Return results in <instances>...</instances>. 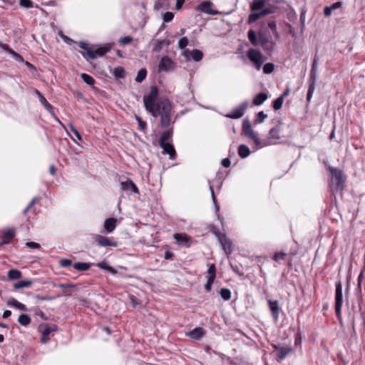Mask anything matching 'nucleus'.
<instances>
[{
  "label": "nucleus",
  "instance_id": "f257e3e1",
  "mask_svg": "<svg viewBox=\"0 0 365 365\" xmlns=\"http://www.w3.org/2000/svg\"><path fill=\"white\" fill-rule=\"evenodd\" d=\"M159 91L156 86H152L148 95L143 96L145 110L153 117L160 116V127L167 128L171 123L172 103L168 98L156 102Z\"/></svg>",
  "mask_w": 365,
  "mask_h": 365
},
{
  "label": "nucleus",
  "instance_id": "f03ea898",
  "mask_svg": "<svg viewBox=\"0 0 365 365\" xmlns=\"http://www.w3.org/2000/svg\"><path fill=\"white\" fill-rule=\"evenodd\" d=\"M265 5L266 0H252V2L250 6L251 13L247 20V24L250 25L260 18L272 14L274 12L275 8L274 6L269 5L268 6H265Z\"/></svg>",
  "mask_w": 365,
  "mask_h": 365
},
{
  "label": "nucleus",
  "instance_id": "7ed1b4c3",
  "mask_svg": "<svg viewBox=\"0 0 365 365\" xmlns=\"http://www.w3.org/2000/svg\"><path fill=\"white\" fill-rule=\"evenodd\" d=\"M257 38L254 30L250 29L247 32V38L253 46H261L265 51L273 50L275 43L269 38L267 34L259 32Z\"/></svg>",
  "mask_w": 365,
  "mask_h": 365
},
{
  "label": "nucleus",
  "instance_id": "20e7f679",
  "mask_svg": "<svg viewBox=\"0 0 365 365\" xmlns=\"http://www.w3.org/2000/svg\"><path fill=\"white\" fill-rule=\"evenodd\" d=\"M78 46L81 48L86 51V53L81 52V53L86 60L88 58L96 59L98 56H103L111 48V46L109 44H106L103 46L98 48L95 51H93L91 48L88 46V44L85 41H80Z\"/></svg>",
  "mask_w": 365,
  "mask_h": 365
},
{
  "label": "nucleus",
  "instance_id": "39448f33",
  "mask_svg": "<svg viewBox=\"0 0 365 365\" xmlns=\"http://www.w3.org/2000/svg\"><path fill=\"white\" fill-rule=\"evenodd\" d=\"M329 170L331 175V182L334 186L333 188H331V192H333V190L336 192L343 190L346 182V176L343 171L333 167H329Z\"/></svg>",
  "mask_w": 365,
  "mask_h": 365
},
{
  "label": "nucleus",
  "instance_id": "423d86ee",
  "mask_svg": "<svg viewBox=\"0 0 365 365\" xmlns=\"http://www.w3.org/2000/svg\"><path fill=\"white\" fill-rule=\"evenodd\" d=\"M281 125H282L281 120H278L277 123V125L274 127L272 128L269 131V133H268L269 143H264L263 144H261V145H259V147H264V146H267L268 145H277L280 143L281 137H280L279 134L282 130Z\"/></svg>",
  "mask_w": 365,
  "mask_h": 365
},
{
  "label": "nucleus",
  "instance_id": "0eeeda50",
  "mask_svg": "<svg viewBox=\"0 0 365 365\" xmlns=\"http://www.w3.org/2000/svg\"><path fill=\"white\" fill-rule=\"evenodd\" d=\"M343 304L342 284L339 281L336 284L335 290V313L339 322L341 321V307Z\"/></svg>",
  "mask_w": 365,
  "mask_h": 365
},
{
  "label": "nucleus",
  "instance_id": "6e6552de",
  "mask_svg": "<svg viewBox=\"0 0 365 365\" xmlns=\"http://www.w3.org/2000/svg\"><path fill=\"white\" fill-rule=\"evenodd\" d=\"M247 56L255 65V68L259 71L264 61V58L261 51L256 48H250L247 52Z\"/></svg>",
  "mask_w": 365,
  "mask_h": 365
},
{
  "label": "nucleus",
  "instance_id": "1a4fd4ad",
  "mask_svg": "<svg viewBox=\"0 0 365 365\" xmlns=\"http://www.w3.org/2000/svg\"><path fill=\"white\" fill-rule=\"evenodd\" d=\"M242 130L244 135L252 139L257 146L259 147V145H261L262 142L258 137L257 133H256L252 128L251 123L248 119H245L243 120Z\"/></svg>",
  "mask_w": 365,
  "mask_h": 365
},
{
  "label": "nucleus",
  "instance_id": "9d476101",
  "mask_svg": "<svg viewBox=\"0 0 365 365\" xmlns=\"http://www.w3.org/2000/svg\"><path fill=\"white\" fill-rule=\"evenodd\" d=\"M249 106V101H245L238 106L232 109L231 112L225 115V117L231 119H239L242 118Z\"/></svg>",
  "mask_w": 365,
  "mask_h": 365
},
{
  "label": "nucleus",
  "instance_id": "9b49d317",
  "mask_svg": "<svg viewBox=\"0 0 365 365\" xmlns=\"http://www.w3.org/2000/svg\"><path fill=\"white\" fill-rule=\"evenodd\" d=\"M16 236L15 228H6L0 231V246L9 244Z\"/></svg>",
  "mask_w": 365,
  "mask_h": 365
},
{
  "label": "nucleus",
  "instance_id": "f8f14e48",
  "mask_svg": "<svg viewBox=\"0 0 365 365\" xmlns=\"http://www.w3.org/2000/svg\"><path fill=\"white\" fill-rule=\"evenodd\" d=\"M215 234L225 253L230 255L233 252V246L231 240L228 239L225 234H221L219 232H215Z\"/></svg>",
  "mask_w": 365,
  "mask_h": 365
},
{
  "label": "nucleus",
  "instance_id": "ddd939ff",
  "mask_svg": "<svg viewBox=\"0 0 365 365\" xmlns=\"http://www.w3.org/2000/svg\"><path fill=\"white\" fill-rule=\"evenodd\" d=\"M95 242L99 247H117L118 242L113 237H108L100 235H95Z\"/></svg>",
  "mask_w": 365,
  "mask_h": 365
},
{
  "label": "nucleus",
  "instance_id": "4468645a",
  "mask_svg": "<svg viewBox=\"0 0 365 365\" xmlns=\"http://www.w3.org/2000/svg\"><path fill=\"white\" fill-rule=\"evenodd\" d=\"M175 68V62L168 56H163L158 64V72H168Z\"/></svg>",
  "mask_w": 365,
  "mask_h": 365
},
{
  "label": "nucleus",
  "instance_id": "2eb2a0df",
  "mask_svg": "<svg viewBox=\"0 0 365 365\" xmlns=\"http://www.w3.org/2000/svg\"><path fill=\"white\" fill-rule=\"evenodd\" d=\"M267 302L273 320L274 322H277L279 320V313L282 312V309L279 304V302L277 300L269 299Z\"/></svg>",
  "mask_w": 365,
  "mask_h": 365
},
{
  "label": "nucleus",
  "instance_id": "dca6fc26",
  "mask_svg": "<svg viewBox=\"0 0 365 365\" xmlns=\"http://www.w3.org/2000/svg\"><path fill=\"white\" fill-rule=\"evenodd\" d=\"M120 188L123 191L128 193L131 192L135 194H139V190L136 185L130 178H128L125 181L120 182Z\"/></svg>",
  "mask_w": 365,
  "mask_h": 365
},
{
  "label": "nucleus",
  "instance_id": "f3484780",
  "mask_svg": "<svg viewBox=\"0 0 365 365\" xmlns=\"http://www.w3.org/2000/svg\"><path fill=\"white\" fill-rule=\"evenodd\" d=\"M174 239L180 245H183L185 247H190L191 245V238L185 233H175L173 235Z\"/></svg>",
  "mask_w": 365,
  "mask_h": 365
},
{
  "label": "nucleus",
  "instance_id": "a211bd4d",
  "mask_svg": "<svg viewBox=\"0 0 365 365\" xmlns=\"http://www.w3.org/2000/svg\"><path fill=\"white\" fill-rule=\"evenodd\" d=\"M272 346L275 351H277V356L280 360L286 358L292 351L290 346H281L279 344H274Z\"/></svg>",
  "mask_w": 365,
  "mask_h": 365
},
{
  "label": "nucleus",
  "instance_id": "6ab92c4d",
  "mask_svg": "<svg viewBox=\"0 0 365 365\" xmlns=\"http://www.w3.org/2000/svg\"><path fill=\"white\" fill-rule=\"evenodd\" d=\"M35 93L38 96L40 102L43 106V107L52 115H54V107L48 102L44 96L37 89H35Z\"/></svg>",
  "mask_w": 365,
  "mask_h": 365
},
{
  "label": "nucleus",
  "instance_id": "aec40b11",
  "mask_svg": "<svg viewBox=\"0 0 365 365\" xmlns=\"http://www.w3.org/2000/svg\"><path fill=\"white\" fill-rule=\"evenodd\" d=\"M57 329L58 327L56 324H41L38 327V331L45 336H48L51 333L57 331Z\"/></svg>",
  "mask_w": 365,
  "mask_h": 365
},
{
  "label": "nucleus",
  "instance_id": "412c9836",
  "mask_svg": "<svg viewBox=\"0 0 365 365\" xmlns=\"http://www.w3.org/2000/svg\"><path fill=\"white\" fill-rule=\"evenodd\" d=\"M170 44V41L168 39L153 40L152 51L153 53L160 52L164 46L168 47Z\"/></svg>",
  "mask_w": 365,
  "mask_h": 365
},
{
  "label": "nucleus",
  "instance_id": "4be33fe9",
  "mask_svg": "<svg viewBox=\"0 0 365 365\" xmlns=\"http://www.w3.org/2000/svg\"><path fill=\"white\" fill-rule=\"evenodd\" d=\"M200 10L205 14L210 15H215L217 14L218 12L212 9L213 6V4L210 1H203L200 4Z\"/></svg>",
  "mask_w": 365,
  "mask_h": 365
},
{
  "label": "nucleus",
  "instance_id": "5701e85b",
  "mask_svg": "<svg viewBox=\"0 0 365 365\" xmlns=\"http://www.w3.org/2000/svg\"><path fill=\"white\" fill-rule=\"evenodd\" d=\"M6 304L9 307L16 308L19 310L24 311V312L28 311V309L25 304L19 302V301H17L16 299H14L13 297H10L9 299H8Z\"/></svg>",
  "mask_w": 365,
  "mask_h": 365
},
{
  "label": "nucleus",
  "instance_id": "b1692460",
  "mask_svg": "<svg viewBox=\"0 0 365 365\" xmlns=\"http://www.w3.org/2000/svg\"><path fill=\"white\" fill-rule=\"evenodd\" d=\"M116 222L117 220L113 217H110L105 220L103 227L107 233H110L115 229Z\"/></svg>",
  "mask_w": 365,
  "mask_h": 365
},
{
  "label": "nucleus",
  "instance_id": "393cba45",
  "mask_svg": "<svg viewBox=\"0 0 365 365\" xmlns=\"http://www.w3.org/2000/svg\"><path fill=\"white\" fill-rule=\"evenodd\" d=\"M163 148V154H168L170 156V158L172 160H174L176 157V152L175 150V148L173 145L170 143H166L163 145V147H161Z\"/></svg>",
  "mask_w": 365,
  "mask_h": 365
},
{
  "label": "nucleus",
  "instance_id": "a878e982",
  "mask_svg": "<svg viewBox=\"0 0 365 365\" xmlns=\"http://www.w3.org/2000/svg\"><path fill=\"white\" fill-rule=\"evenodd\" d=\"M204 334H205V330L202 327H196L194 329L191 330L188 333V336L190 338H192L193 339H196V340H199L201 338H202Z\"/></svg>",
  "mask_w": 365,
  "mask_h": 365
},
{
  "label": "nucleus",
  "instance_id": "bb28decb",
  "mask_svg": "<svg viewBox=\"0 0 365 365\" xmlns=\"http://www.w3.org/2000/svg\"><path fill=\"white\" fill-rule=\"evenodd\" d=\"M173 134V128H171L166 131L163 132L159 139V143L160 147H163L164 144H166V141L170 139Z\"/></svg>",
  "mask_w": 365,
  "mask_h": 365
},
{
  "label": "nucleus",
  "instance_id": "cd10ccee",
  "mask_svg": "<svg viewBox=\"0 0 365 365\" xmlns=\"http://www.w3.org/2000/svg\"><path fill=\"white\" fill-rule=\"evenodd\" d=\"M267 98L268 96L267 93L263 92L259 93L254 97L252 103L257 106H260L267 99Z\"/></svg>",
  "mask_w": 365,
  "mask_h": 365
},
{
  "label": "nucleus",
  "instance_id": "c85d7f7f",
  "mask_svg": "<svg viewBox=\"0 0 365 365\" xmlns=\"http://www.w3.org/2000/svg\"><path fill=\"white\" fill-rule=\"evenodd\" d=\"M238 155L241 158H245L248 157L250 154V150L248 146L246 145H240L237 149Z\"/></svg>",
  "mask_w": 365,
  "mask_h": 365
},
{
  "label": "nucleus",
  "instance_id": "c756f323",
  "mask_svg": "<svg viewBox=\"0 0 365 365\" xmlns=\"http://www.w3.org/2000/svg\"><path fill=\"white\" fill-rule=\"evenodd\" d=\"M96 266L102 269H105L110 273L112 274H116L117 271L111 266L108 264L106 260H103L98 264H96Z\"/></svg>",
  "mask_w": 365,
  "mask_h": 365
},
{
  "label": "nucleus",
  "instance_id": "7c9ffc66",
  "mask_svg": "<svg viewBox=\"0 0 365 365\" xmlns=\"http://www.w3.org/2000/svg\"><path fill=\"white\" fill-rule=\"evenodd\" d=\"M112 73L115 80L124 78L125 76V71L124 68L120 66L115 68Z\"/></svg>",
  "mask_w": 365,
  "mask_h": 365
},
{
  "label": "nucleus",
  "instance_id": "2f4dec72",
  "mask_svg": "<svg viewBox=\"0 0 365 365\" xmlns=\"http://www.w3.org/2000/svg\"><path fill=\"white\" fill-rule=\"evenodd\" d=\"M19 5L21 7H24L26 9H30L32 7H35L36 9H40L41 11L45 12V10L42 8H40L38 5L34 6L33 1L31 0H20Z\"/></svg>",
  "mask_w": 365,
  "mask_h": 365
},
{
  "label": "nucleus",
  "instance_id": "473e14b6",
  "mask_svg": "<svg viewBox=\"0 0 365 365\" xmlns=\"http://www.w3.org/2000/svg\"><path fill=\"white\" fill-rule=\"evenodd\" d=\"M207 273V279L210 281H215V279L216 277V267L215 264H210L208 265V269Z\"/></svg>",
  "mask_w": 365,
  "mask_h": 365
},
{
  "label": "nucleus",
  "instance_id": "72a5a7b5",
  "mask_svg": "<svg viewBox=\"0 0 365 365\" xmlns=\"http://www.w3.org/2000/svg\"><path fill=\"white\" fill-rule=\"evenodd\" d=\"M18 322L24 327H27L31 322L30 317L26 314H21L18 318Z\"/></svg>",
  "mask_w": 365,
  "mask_h": 365
},
{
  "label": "nucleus",
  "instance_id": "f704fd0d",
  "mask_svg": "<svg viewBox=\"0 0 365 365\" xmlns=\"http://www.w3.org/2000/svg\"><path fill=\"white\" fill-rule=\"evenodd\" d=\"M7 276L9 279L11 280H16L19 279L21 277L22 273L21 271L16 269H11L9 270L7 273Z\"/></svg>",
  "mask_w": 365,
  "mask_h": 365
},
{
  "label": "nucleus",
  "instance_id": "c9c22d12",
  "mask_svg": "<svg viewBox=\"0 0 365 365\" xmlns=\"http://www.w3.org/2000/svg\"><path fill=\"white\" fill-rule=\"evenodd\" d=\"M91 264L88 262H78L73 264V268L78 271H87L90 269Z\"/></svg>",
  "mask_w": 365,
  "mask_h": 365
},
{
  "label": "nucleus",
  "instance_id": "e433bc0d",
  "mask_svg": "<svg viewBox=\"0 0 365 365\" xmlns=\"http://www.w3.org/2000/svg\"><path fill=\"white\" fill-rule=\"evenodd\" d=\"M190 57L196 62L202 60L203 57V53L198 49H193L189 51Z\"/></svg>",
  "mask_w": 365,
  "mask_h": 365
},
{
  "label": "nucleus",
  "instance_id": "4c0bfd02",
  "mask_svg": "<svg viewBox=\"0 0 365 365\" xmlns=\"http://www.w3.org/2000/svg\"><path fill=\"white\" fill-rule=\"evenodd\" d=\"M147 70L146 68H143L141 69H140L138 72V74L135 78V81L137 82V83H141L143 82L146 76H147Z\"/></svg>",
  "mask_w": 365,
  "mask_h": 365
},
{
  "label": "nucleus",
  "instance_id": "58836bf2",
  "mask_svg": "<svg viewBox=\"0 0 365 365\" xmlns=\"http://www.w3.org/2000/svg\"><path fill=\"white\" fill-rule=\"evenodd\" d=\"M81 77L82 78V80L88 85L91 86H94L95 83H96V81L95 79L90 75L87 74V73H81Z\"/></svg>",
  "mask_w": 365,
  "mask_h": 365
},
{
  "label": "nucleus",
  "instance_id": "ea45409f",
  "mask_svg": "<svg viewBox=\"0 0 365 365\" xmlns=\"http://www.w3.org/2000/svg\"><path fill=\"white\" fill-rule=\"evenodd\" d=\"M267 118V115L264 113V111H260L257 113L256 117L254 120V124L257 125L263 123L264 120Z\"/></svg>",
  "mask_w": 365,
  "mask_h": 365
},
{
  "label": "nucleus",
  "instance_id": "a19ab883",
  "mask_svg": "<svg viewBox=\"0 0 365 365\" xmlns=\"http://www.w3.org/2000/svg\"><path fill=\"white\" fill-rule=\"evenodd\" d=\"M219 294L225 301H228L231 298V291L227 288H222L220 290Z\"/></svg>",
  "mask_w": 365,
  "mask_h": 365
},
{
  "label": "nucleus",
  "instance_id": "79ce46f5",
  "mask_svg": "<svg viewBox=\"0 0 365 365\" xmlns=\"http://www.w3.org/2000/svg\"><path fill=\"white\" fill-rule=\"evenodd\" d=\"M33 284L32 281H19L14 284V288L15 289H19L24 287H29Z\"/></svg>",
  "mask_w": 365,
  "mask_h": 365
},
{
  "label": "nucleus",
  "instance_id": "37998d69",
  "mask_svg": "<svg viewBox=\"0 0 365 365\" xmlns=\"http://www.w3.org/2000/svg\"><path fill=\"white\" fill-rule=\"evenodd\" d=\"M6 52L11 54L17 61L19 62H24V60L19 53H16L14 50H13L10 46H9V48L6 50Z\"/></svg>",
  "mask_w": 365,
  "mask_h": 365
},
{
  "label": "nucleus",
  "instance_id": "c03bdc74",
  "mask_svg": "<svg viewBox=\"0 0 365 365\" xmlns=\"http://www.w3.org/2000/svg\"><path fill=\"white\" fill-rule=\"evenodd\" d=\"M284 100L282 99V97H278L273 101L272 107L274 110H279L283 104Z\"/></svg>",
  "mask_w": 365,
  "mask_h": 365
},
{
  "label": "nucleus",
  "instance_id": "a18cd8bd",
  "mask_svg": "<svg viewBox=\"0 0 365 365\" xmlns=\"http://www.w3.org/2000/svg\"><path fill=\"white\" fill-rule=\"evenodd\" d=\"M317 71L311 70L310 75L309 78V85H313L315 86L317 77Z\"/></svg>",
  "mask_w": 365,
  "mask_h": 365
},
{
  "label": "nucleus",
  "instance_id": "49530a36",
  "mask_svg": "<svg viewBox=\"0 0 365 365\" xmlns=\"http://www.w3.org/2000/svg\"><path fill=\"white\" fill-rule=\"evenodd\" d=\"M287 253H285L284 252H275L274 255H273L272 257V259L276 261V262H278L281 259H284L285 257H287Z\"/></svg>",
  "mask_w": 365,
  "mask_h": 365
},
{
  "label": "nucleus",
  "instance_id": "de8ad7c7",
  "mask_svg": "<svg viewBox=\"0 0 365 365\" xmlns=\"http://www.w3.org/2000/svg\"><path fill=\"white\" fill-rule=\"evenodd\" d=\"M136 120L138 123V130L143 132H145L147 128V123L145 121L143 120L140 117H135Z\"/></svg>",
  "mask_w": 365,
  "mask_h": 365
},
{
  "label": "nucleus",
  "instance_id": "09e8293b",
  "mask_svg": "<svg viewBox=\"0 0 365 365\" xmlns=\"http://www.w3.org/2000/svg\"><path fill=\"white\" fill-rule=\"evenodd\" d=\"M274 69V65L272 63H267L264 64L263 67V72L265 74H269L273 72Z\"/></svg>",
  "mask_w": 365,
  "mask_h": 365
},
{
  "label": "nucleus",
  "instance_id": "8fccbe9b",
  "mask_svg": "<svg viewBox=\"0 0 365 365\" xmlns=\"http://www.w3.org/2000/svg\"><path fill=\"white\" fill-rule=\"evenodd\" d=\"M188 43L189 41L187 37H182L178 41V47L181 49H184L188 45Z\"/></svg>",
  "mask_w": 365,
  "mask_h": 365
},
{
  "label": "nucleus",
  "instance_id": "3c124183",
  "mask_svg": "<svg viewBox=\"0 0 365 365\" xmlns=\"http://www.w3.org/2000/svg\"><path fill=\"white\" fill-rule=\"evenodd\" d=\"M302 333H301L300 330L299 329L294 336V345L300 346L302 344Z\"/></svg>",
  "mask_w": 365,
  "mask_h": 365
},
{
  "label": "nucleus",
  "instance_id": "603ef678",
  "mask_svg": "<svg viewBox=\"0 0 365 365\" xmlns=\"http://www.w3.org/2000/svg\"><path fill=\"white\" fill-rule=\"evenodd\" d=\"M133 38L131 36H126L121 38L119 40V43L121 45H127V44L130 43L133 41Z\"/></svg>",
  "mask_w": 365,
  "mask_h": 365
},
{
  "label": "nucleus",
  "instance_id": "864d4df0",
  "mask_svg": "<svg viewBox=\"0 0 365 365\" xmlns=\"http://www.w3.org/2000/svg\"><path fill=\"white\" fill-rule=\"evenodd\" d=\"M314 90H315L314 86L309 85V88H308L307 94V100L308 102L310 101Z\"/></svg>",
  "mask_w": 365,
  "mask_h": 365
},
{
  "label": "nucleus",
  "instance_id": "5fc2aeb1",
  "mask_svg": "<svg viewBox=\"0 0 365 365\" xmlns=\"http://www.w3.org/2000/svg\"><path fill=\"white\" fill-rule=\"evenodd\" d=\"M59 264L63 267H68L72 264V261L70 259H61Z\"/></svg>",
  "mask_w": 365,
  "mask_h": 365
},
{
  "label": "nucleus",
  "instance_id": "6e6d98bb",
  "mask_svg": "<svg viewBox=\"0 0 365 365\" xmlns=\"http://www.w3.org/2000/svg\"><path fill=\"white\" fill-rule=\"evenodd\" d=\"M165 249H166V251L164 255V258L165 259L173 260L174 258V254L170 251L169 247L166 246Z\"/></svg>",
  "mask_w": 365,
  "mask_h": 365
},
{
  "label": "nucleus",
  "instance_id": "4d7b16f0",
  "mask_svg": "<svg viewBox=\"0 0 365 365\" xmlns=\"http://www.w3.org/2000/svg\"><path fill=\"white\" fill-rule=\"evenodd\" d=\"M174 14L172 12L167 11L163 15V21L165 22H170L173 19Z\"/></svg>",
  "mask_w": 365,
  "mask_h": 365
},
{
  "label": "nucleus",
  "instance_id": "13d9d810",
  "mask_svg": "<svg viewBox=\"0 0 365 365\" xmlns=\"http://www.w3.org/2000/svg\"><path fill=\"white\" fill-rule=\"evenodd\" d=\"M70 128H71V131L73 133V134L77 138V139L78 140H82L81 135L80 133L78 131V130L76 129V128L75 126H73L72 124H71Z\"/></svg>",
  "mask_w": 365,
  "mask_h": 365
},
{
  "label": "nucleus",
  "instance_id": "bf43d9fd",
  "mask_svg": "<svg viewBox=\"0 0 365 365\" xmlns=\"http://www.w3.org/2000/svg\"><path fill=\"white\" fill-rule=\"evenodd\" d=\"M37 200V197H34L32 200L30 202V203L27 205V207L23 210V214L26 215L28 211L34 206V205L36 203Z\"/></svg>",
  "mask_w": 365,
  "mask_h": 365
},
{
  "label": "nucleus",
  "instance_id": "052dcab7",
  "mask_svg": "<svg viewBox=\"0 0 365 365\" xmlns=\"http://www.w3.org/2000/svg\"><path fill=\"white\" fill-rule=\"evenodd\" d=\"M35 314L39 316L43 320H46L47 317L44 312L41 311L39 308L34 309Z\"/></svg>",
  "mask_w": 365,
  "mask_h": 365
},
{
  "label": "nucleus",
  "instance_id": "680f3d73",
  "mask_svg": "<svg viewBox=\"0 0 365 365\" xmlns=\"http://www.w3.org/2000/svg\"><path fill=\"white\" fill-rule=\"evenodd\" d=\"M319 61V56L316 54V55L314 56V59H313V62H312V68H311V70L317 71V67H318Z\"/></svg>",
  "mask_w": 365,
  "mask_h": 365
},
{
  "label": "nucleus",
  "instance_id": "e2e57ef3",
  "mask_svg": "<svg viewBox=\"0 0 365 365\" xmlns=\"http://www.w3.org/2000/svg\"><path fill=\"white\" fill-rule=\"evenodd\" d=\"M26 246L31 249H39L41 247L38 243L34 242H28L26 243Z\"/></svg>",
  "mask_w": 365,
  "mask_h": 365
},
{
  "label": "nucleus",
  "instance_id": "0e129e2a",
  "mask_svg": "<svg viewBox=\"0 0 365 365\" xmlns=\"http://www.w3.org/2000/svg\"><path fill=\"white\" fill-rule=\"evenodd\" d=\"M268 27L272 31L276 36H277V24L275 21H270L268 23Z\"/></svg>",
  "mask_w": 365,
  "mask_h": 365
},
{
  "label": "nucleus",
  "instance_id": "69168bd1",
  "mask_svg": "<svg viewBox=\"0 0 365 365\" xmlns=\"http://www.w3.org/2000/svg\"><path fill=\"white\" fill-rule=\"evenodd\" d=\"M167 3V0H157L155 4V8L160 9L163 8Z\"/></svg>",
  "mask_w": 365,
  "mask_h": 365
},
{
  "label": "nucleus",
  "instance_id": "338daca9",
  "mask_svg": "<svg viewBox=\"0 0 365 365\" xmlns=\"http://www.w3.org/2000/svg\"><path fill=\"white\" fill-rule=\"evenodd\" d=\"M62 39L63 40V41L69 45H71L74 41L73 39H71L70 37L64 35L63 34L61 33V35Z\"/></svg>",
  "mask_w": 365,
  "mask_h": 365
},
{
  "label": "nucleus",
  "instance_id": "774afa93",
  "mask_svg": "<svg viewBox=\"0 0 365 365\" xmlns=\"http://www.w3.org/2000/svg\"><path fill=\"white\" fill-rule=\"evenodd\" d=\"M213 283H214V281H210V280L207 279V282L205 285V289L206 290V292H209L211 291L212 285Z\"/></svg>",
  "mask_w": 365,
  "mask_h": 365
}]
</instances>
